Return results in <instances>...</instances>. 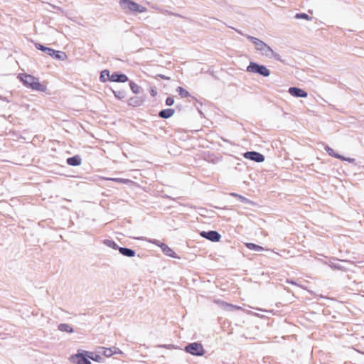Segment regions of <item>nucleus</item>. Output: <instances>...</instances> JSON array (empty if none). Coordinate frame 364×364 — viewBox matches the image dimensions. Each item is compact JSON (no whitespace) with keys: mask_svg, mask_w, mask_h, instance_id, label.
Returning a JSON list of instances; mask_svg holds the SVG:
<instances>
[{"mask_svg":"<svg viewBox=\"0 0 364 364\" xmlns=\"http://www.w3.org/2000/svg\"><path fill=\"white\" fill-rule=\"evenodd\" d=\"M58 329L63 332L73 333V328L67 323H61L58 326Z\"/></svg>","mask_w":364,"mask_h":364,"instance_id":"4be33fe9","label":"nucleus"},{"mask_svg":"<svg viewBox=\"0 0 364 364\" xmlns=\"http://www.w3.org/2000/svg\"><path fill=\"white\" fill-rule=\"evenodd\" d=\"M200 235L201 237L207 240H209L212 242H218L221 237L220 235L218 232L214 230L208 232L202 231L200 232Z\"/></svg>","mask_w":364,"mask_h":364,"instance_id":"9d476101","label":"nucleus"},{"mask_svg":"<svg viewBox=\"0 0 364 364\" xmlns=\"http://www.w3.org/2000/svg\"><path fill=\"white\" fill-rule=\"evenodd\" d=\"M159 77L162 79H164V80H169L170 78L168 77H166L164 75H159Z\"/></svg>","mask_w":364,"mask_h":364,"instance_id":"e433bc0d","label":"nucleus"},{"mask_svg":"<svg viewBox=\"0 0 364 364\" xmlns=\"http://www.w3.org/2000/svg\"><path fill=\"white\" fill-rule=\"evenodd\" d=\"M176 90L178 92V94L181 96V97H187L189 96L188 92L181 87H178Z\"/></svg>","mask_w":364,"mask_h":364,"instance_id":"c85d7f7f","label":"nucleus"},{"mask_svg":"<svg viewBox=\"0 0 364 364\" xmlns=\"http://www.w3.org/2000/svg\"><path fill=\"white\" fill-rule=\"evenodd\" d=\"M160 347H164V348H166L168 349H171L173 346L172 345H164V346H160Z\"/></svg>","mask_w":364,"mask_h":364,"instance_id":"c9c22d12","label":"nucleus"},{"mask_svg":"<svg viewBox=\"0 0 364 364\" xmlns=\"http://www.w3.org/2000/svg\"><path fill=\"white\" fill-rule=\"evenodd\" d=\"M329 265H330V267H332V268H335V269H342V268H343V267H342V266H341V265H339V264H334V263H333V262H332V263H331Z\"/></svg>","mask_w":364,"mask_h":364,"instance_id":"72a5a7b5","label":"nucleus"},{"mask_svg":"<svg viewBox=\"0 0 364 364\" xmlns=\"http://www.w3.org/2000/svg\"><path fill=\"white\" fill-rule=\"evenodd\" d=\"M289 93L296 97H306L308 94L301 88L291 87L289 89Z\"/></svg>","mask_w":364,"mask_h":364,"instance_id":"9b49d317","label":"nucleus"},{"mask_svg":"<svg viewBox=\"0 0 364 364\" xmlns=\"http://www.w3.org/2000/svg\"><path fill=\"white\" fill-rule=\"evenodd\" d=\"M50 56L55 59L60 60H65L67 58V55L65 54V53L59 50H55V53H53V55Z\"/></svg>","mask_w":364,"mask_h":364,"instance_id":"f3484780","label":"nucleus"},{"mask_svg":"<svg viewBox=\"0 0 364 364\" xmlns=\"http://www.w3.org/2000/svg\"><path fill=\"white\" fill-rule=\"evenodd\" d=\"M105 243L107 246H109V247H112V248H113V249H115V250H116V249H118V250H119V247H118V245H117L114 242H113V241H111V240H106V241L105 242Z\"/></svg>","mask_w":364,"mask_h":364,"instance_id":"7c9ffc66","label":"nucleus"},{"mask_svg":"<svg viewBox=\"0 0 364 364\" xmlns=\"http://www.w3.org/2000/svg\"><path fill=\"white\" fill-rule=\"evenodd\" d=\"M119 5L125 12L144 13L147 9L132 0H120Z\"/></svg>","mask_w":364,"mask_h":364,"instance_id":"7ed1b4c3","label":"nucleus"},{"mask_svg":"<svg viewBox=\"0 0 364 364\" xmlns=\"http://www.w3.org/2000/svg\"><path fill=\"white\" fill-rule=\"evenodd\" d=\"M325 150L327 151V153L333 156V157H335V158H337V159H339V158H341V155L338 154H336L334 150L331 148L330 146H325Z\"/></svg>","mask_w":364,"mask_h":364,"instance_id":"393cba45","label":"nucleus"},{"mask_svg":"<svg viewBox=\"0 0 364 364\" xmlns=\"http://www.w3.org/2000/svg\"><path fill=\"white\" fill-rule=\"evenodd\" d=\"M186 352L195 355H203L204 354V349L203 346L198 343H193L186 347Z\"/></svg>","mask_w":364,"mask_h":364,"instance_id":"0eeeda50","label":"nucleus"},{"mask_svg":"<svg viewBox=\"0 0 364 364\" xmlns=\"http://www.w3.org/2000/svg\"><path fill=\"white\" fill-rule=\"evenodd\" d=\"M99 353L103 354L106 357H110L114 354H121L123 355V352L117 347L112 348H105V347H99Z\"/></svg>","mask_w":364,"mask_h":364,"instance_id":"6e6552de","label":"nucleus"},{"mask_svg":"<svg viewBox=\"0 0 364 364\" xmlns=\"http://www.w3.org/2000/svg\"><path fill=\"white\" fill-rule=\"evenodd\" d=\"M70 360L75 364H91V362L87 356V350H83L81 353L72 355Z\"/></svg>","mask_w":364,"mask_h":364,"instance_id":"39448f33","label":"nucleus"},{"mask_svg":"<svg viewBox=\"0 0 364 364\" xmlns=\"http://www.w3.org/2000/svg\"><path fill=\"white\" fill-rule=\"evenodd\" d=\"M143 102V100H140L137 97H132L129 100V105L134 106V107H138L140 106Z\"/></svg>","mask_w":364,"mask_h":364,"instance_id":"6ab92c4d","label":"nucleus"},{"mask_svg":"<svg viewBox=\"0 0 364 364\" xmlns=\"http://www.w3.org/2000/svg\"><path fill=\"white\" fill-rule=\"evenodd\" d=\"M20 80L25 86L33 90L46 92L47 87L39 82L38 78L28 74H20L18 76Z\"/></svg>","mask_w":364,"mask_h":364,"instance_id":"f03ea898","label":"nucleus"},{"mask_svg":"<svg viewBox=\"0 0 364 364\" xmlns=\"http://www.w3.org/2000/svg\"><path fill=\"white\" fill-rule=\"evenodd\" d=\"M67 163L70 166H78L81 164V159L78 156L70 157L67 159Z\"/></svg>","mask_w":364,"mask_h":364,"instance_id":"dca6fc26","label":"nucleus"},{"mask_svg":"<svg viewBox=\"0 0 364 364\" xmlns=\"http://www.w3.org/2000/svg\"><path fill=\"white\" fill-rule=\"evenodd\" d=\"M230 196L238 198L241 202H242L244 203H247V204H252L253 203V202L251 201L250 200H249L248 198H245V197H244L242 196H240V195H239L237 193H231Z\"/></svg>","mask_w":364,"mask_h":364,"instance_id":"aec40b11","label":"nucleus"},{"mask_svg":"<svg viewBox=\"0 0 364 364\" xmlns=\"http://www.w3.org/2000/svg\"><path fill=\"white\" fill-rule=\"evenodd\" d=\"M295 18L297 19H305L307 21L311 20V17H310L309 15L304 13L296 14L295 15Z\"/></svg>","mask_w":364,"mask_h":364,"instance_id":"cd10ccee","label":"nucleus"},{"mask_svg":"<svg viewBox=\"0 0 364 364\" xmlns=\"http://www.w3.org/2000/svg\"><path fill=\"white\" fill-rule=\"evenodd\" d=\"M173 103H174V100H173V97H168L166 98V105L167 106H171V105H173Z\"/></svg>","mask_w":364,"mask_h":364,"instance_id":"2f4dec72","label":"nucleus"},{"mask_svg":"<svg viewBox=\"0 0 364 364\" xmlns=\"http://www.w3.org/2000/svg\"><path fill=\"white\" fill-rule=\"evenodd\" d=\"M113 93L117 99H123L125 97V92L124 91H113Z\"/></svg>","mask_w":364,"mask_h":364,"instance_id":"c756f323","label":"nucleus"},{"mask_svg":"<svg viewBox=\"0 0 364 364\" xmlns=\"http://www.w3.org/2000/svg\"><path fill=\"white\" fill-rule=\"evenodd\" d=\"M150 94L151 96L155 97L157 95V91L155 88L152 87L150 90Z\"/></svg>","mask_w":364,"mask_h":364,"instance_id":"f704fd0d","label":"nucleus"},{"mask_svg":"<svg viewBox=\"0 0 364 364\" xmlns=\"http://www.w3.org/2000/svg\"><path fill=\"white\" fill-rule=\"evenodd\" d=\"M129 87H130V89L134 93V94H138L140 92V87L139 86L136 84L135 82H129Z\"/></svg>","mask_w":364,"mask_h":364,"instance_id":"a878e982","label":"nucleus"},{"mask_svg":"<svg viewBox=\"0 0 364 364\" xmlns=\"http://www.w3.org/2000/svg\"><path fill=\"white\" fill-rule=\"evenodd\" d=\"M220 306L226 310H231V309H242L240 306H234L230 304H228L226 302L221 301L220 302Z\"/></svg>","mask_w":364,"mask_h":364,"instance_id":"5701e85b","label":"nucleus"},{"mask_svg":"<svg viewBox=\"0 0 364 364\" xmlns=\"http://www.w3.org/2000/svg\"><path fill=\"white\" fill-rule=\"evenodd\" d=\"M146 240L149 242L153 243V244L160 247L161 248L163 252L166 255L169 256L173 258L177 257L174 251L171 248H170L168 246H167L166 245H165L156 240Z\"/></svg>","mask_w":364,"mask_h":364,"instance_id":"423d86ee","label":"nucleus"},{"mask_svg":"<svg viewBox=\"0 0 364 364\" xmlns=\"http://www.w3.org/2000/svg\"><path fill=\"white\" fill-rule=\"evenodd\" d=\"M245 245L249 250L256 252L262 251L264 250L262 247L251 242H247L245 244Z\"/></svg>","mask_w":364,"mask_h":364,"instance_id":"412c9836","label":"nucleus"},{"mask_svg":"<svg viewBox=\"0 0 364 364\" xmlns=\"http://www.w3.org/2000/svg\"><path fill=\"white\" fill-rule=\"evenodd\" d=\"M119 252L124 256L132 257L135 256V252L126 247H119Z\"/></svg>","mask_w":364,"mask_h":364,"instance_id":"2eb2a0df","label":"nucleus"},{"mask_svg":"<svg viewBox=\"0 0 364 364\" xmlns=\"http://www.w3.org/2000/svg\"><path fill=\"white\" fill-rule=\"evenodd\" d=\"M243 156L255 162L261 163L264 161V156L258 152L256 151H247L243 154Z\"/></svg>","mask_w":364,"mask_h":364,"instance_id":"1a4fd4ad","label":"nucleus"},{"mask_svg":"<svg viewBox=\"0 0 364 364\" xmlns=\"http://www.w3.org/2000/svg\"><path fill=\"white\" fill-rule=\"evenodd\" d=\"M174 109H165L161 110L159 113V116L161 118L168 119L171 117H172L174 114Z\"/></svg>","mask_w":364,"mask_h":364,"instance_id":"4468645a","label":"nucleus"},{"mask_svg":"<svg viewBox=\"0 0 364 364\" xmlns=\"http://www.w3.org/2000/svg\"><path fill=\"white\" fill-rule=\"evenodd\" d=\"M35 46L36 48L38 49V50H40L43 52H45L46 53H47L48 55H53V53H55V50L53 49V48H48V47H46L40 43H36L35 44Z\"/></svg>","mask_w":364,"mask_h":364,"instance_id":"ddd939ff","label":"nucleus"},{"mask_svg":"<svg viewBox=\"0 0 364 364\" xmlns=\"http://www.w3.org/2000/svg\"><path fill=\"white\" fill-rule=\"evenodd\" d=\"M287 282L291 283V284H294V282H289V281H287Z\"/></svg>","mask_w":364,"mask_h":364,"instance_id":"4c0bfd02","label":"nucleus"},{"mask_svg":"<svg viewBox=\"0 0 364 364\" xmlns=\"http://www.w3.org/2000/svg\"><path fill=\"white\" fill-rule=\"evenodd\" d=\"M247 38L252 41L255 45V50L258 51L261 55L269 59H279V55L262 40L251 36H247Z\"/></svg>","mask_w":364,"mask_h":364,"instance_id":"f257e3e1","label":"nucleus"},{"mask_svg":"<svg viewBox=\"0 0 364 364\" xmlns=\"http://www.w3.org/2000/svg\"><path fill=\"white\" fill-rule=\"evenodd\" d=\"M247 72L257 73L264 77L270 75V70L263 65H259L255 62H250L246 68Z\"/></svg>","mask_w":364,"mask_h":364,"instance_id":"20e7f679","label":"nucleus"},{"mask_svg":"<svg viewBox=\"0 0 364 364\" xmlns=\"http://www.w3.org/2000/svg\"><path fill=\"white\" fill-rule=\"evenodd\" d=\"M110 80L112 82H126L128 81V77L124 74H119L117 73H114L110 76Z\"/></svg>","mask_w":364,"mask_h":364,"instance_id":"f8f14e48","label":"nucleus"},{"mask_svg":"<svg viewBox=\"0 0 364 364\" xmlns=\"http://www.w3.org/2000/svg\"><path fill=\"white\" fill-rule=\"evenodd\" d=\"M339 159L342 160V161H348L349 163H353L355 161V159H353V158H346L343 156H341V158H339Z\"/></svg>","mask_w":364,"mask_h":364,"instance_id":"473e14b6","label":"nucleus"},{"mask_svg":"<svg viewBox=\"0 0 364 364\" xmlns=\"http://www.w3.org/2000/svg\"><path fill=\"white\" fill-rule=\"evenodd\" d=\"M107 179V180H111V181H115V182H117V183H124V184H128V183L132 182L129 179L119 178H108Z\"/></svg>","mask_w":364,"mask_h":364,"instance_id":"bb28decb","label":"nucleus"},{"mask_svg":"<svg viewBox=\"0 0 364 364\" xmlns=\"http://www.w3.org/2000/svg\"><path fill=\"white\" fill-rule=\"evenodd\" d=\"M87 356L88 359H91L94 361L102 362V358L100 355H96L93 352L87 351Z\"/></svg>","mask_w":364,"mask_h":364,"instance_id":"a211bd4d","label":"nucleus"},{"mask_svg":"<svg viewBox=\"0 0 364 364\" xmlns=\"http://www.w3.org/2000/svg\"><path fill=\"white\" fill-rule=\"evenodd\" d=\"M110 75L109 72L107 70H104L101 72L100 79L102 82H106L107 80H110Z\"/></svg>","mask_w":364,"mask_h":364,"instance_id":"b1692460","label":"nucleus"}]
</instances>
